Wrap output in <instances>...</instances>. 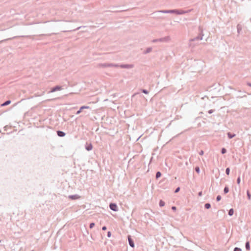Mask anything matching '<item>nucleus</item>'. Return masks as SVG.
Returning <instances> with one entry per match:
<instances>
[{"label": "nucleus", "mask_w": 251, "mask_h": 251, "mask_svg": "<svg viewBox=\"0 0 251 251\" xmlns=\"http://www.w3.org/2000/svg\"><path fill=\"white\" fill-rule=\"evenodd\" d=\"M233 251H242V249L238 247H235Z\"/></svg>", "instance_id": "32"}, {"label": "nucleus", "mask_w": 251, "mask_h": 251, "mask_svg": "<svg viewBox=\"0 0 251 251\" xmlns=\"http://www.w3.org/2000/svg\"><path fill=\"white\" fill-rule=\"evenodd\" d=\"M245 248L247 251H250V243L249 241H246L245 243Z\"/></svg>", "instance_id": "17"}, {"label": "nucleus", "mask_w": 251, "mask_h": 251, "mask_svg": "<svg viewBox=\"0 0 251 251\" xmlns=\"http://www.w3.org/2000/svg\"><path fill=\"white\" fill-rule=\"evenodd\" d=\"M171 39V38L169 36H167L164 37L158 38V39H155L152 40L153 43H156L157 42H169Z\"/></svg>", "instance_id": "3"}, {"label": "nucleus", "mask_w": 251, "mask_h": 251, "mask_svg": "<svg viewBox=\"0 0 251 251\" xmlns=\"http://www.w3.org/2000/svg\"><path fill=\"white\" fill-rule=\"evenodd\" d=\"M203 154H204V151H202V150H201V151L199 152V154H200V155H203Z\"/></svg>", "instance_id": "38"}, {"label": "nucleus", "mask_w": 251, "mask_h": 251, "mask_svg": "<svg viewBox=\"0 0 251 251\" xmlns=\"http://www.w3.org/2000/svg\"><path fill=\"white\" fill-rule=\"evenodd\" d=\"M110 64L112 65V67H116V68L120 67V65H119L118 64H114V63H110Z\"/></svg>", "instance_id": "27"}, {"label": "nucleus", "mask_w": 251, "mask_h": 251, "mask_svg": "<svg viewBox=\"0 0 251 251\" xmlns=\"http://www.w3.org/2000/svg\"><path fill=\"white\" fill-rule=\"evenodd\" d=\"M229 192V188L228 186L226 185L224 189V194H226Z\"/></svg>", "instance_id": "19"}, {"label": "nucleus", "mask_w": 251, "mask_h": 251, "mask_svg": "<svg viewBox=\"0 0 251 251\" xmlns=\"http://www.w3.org/2000/svg\"><path fill=\"white\" fill-rule=\"evenodd\" d=\"M195 170L198 174L200 173V168L199 166H196L195 168Z\"/></svg>", "instance_id": "26"}, {"label": "nucleus", "mask_w": 251, "mask_h": 251, "mask_svg": "<svg viewBox=\"0 0 251 251\" xmlns=\"http://www.w3.org/2000/svg\"><path fill=\"white\" fill-rule=\"evenodd\" d=\"M165 202L163 200H160L159 201V205L160 207H163V206H164L165 205Z\"/></svg>", "instance_id": "22"}, {"label": "nucleus", "mask_w": 251, "mask_h": 251, "mask_svg": "<svg viewBox=\"0 0 251 251\" xmlns=\"http://www.w3.org/2000/svg\"><path fill=\"white\" fill-rule=\"evenodd\" d=\"M95 226V224L94 222H92L89 225V227L90 228H93Z\"/></svg>", "instance_id": "30"}, {"label": "nucleus", "mask_w": 251, "mask_h": 251, "mask_svg": "<svg viewBox=\"0 0 251 251\" xmlns=\"http://www.w3.org/2000/svg\"><path fill=\"white\" fill-rule=\"evenodd\" d=\"M247 85H248V86H249V87H251V82H248L247 83Z\"/></svg>", "instance_id": "41"}, {"label": "nucleus", "mask_w": 251, "mask_h": 251, "mask_svg": "<svg viewBox=\"0 0 251 251\" xmlns=\"http://www.w3.org/2000/svg\"><path fill=\"white\" fill-rule=\"evenodd\" d=\"M222 199V197L220 195H218L216 197V201H219Z\"/></svg>", "instance_id": "31"}, {"label": "nucleus", "mask_w": 251, "mask_h": 251, "mask_svg": "<svg viewBox=\"0 0 251 251\" xmlns=\"http://www.w3.org/2000/svg\"><path fill=\"white\" fill-rule=\"evenodd\" d=\"M90 107L89 106H85V105L81 106L79 108V110H78L76 111V112L75 113V114H76V115L79 114L84 109H90Z\"/></svg>", "instance_id": "10"}, {"label": "nucleus", "mask_w": 251, "mask_h": 251, "mask_svg": "<svg viewBox=\"0 0 251 251\" xmlns=\"http://www.w3.org/2000/svg\"><path fill=\"white\" fill-rule=\"evenodd\" d=\"M107 236L108 237H111V232L110 231L107 232Z\"/></svg>", "instance_id": "35"}, {"label": "nucleus", "mask_w": 251, "mask_h": 251, "mask_svg": "<svg viewBox=\"0 0 251 251\" xmlns=\"http://www.w3.org/2000/svg\"><path fill=\"white\" fill-rule=\"evenodd\" d=\"M214 111V109H210L208 111L209 114H212Z\"/></svg>", "instance_id": "36"}, {"label": "nucleus", "mask_w": 251, "mask_h": 251, "mask_svg": "<svg viewBox=\"0 0 251 251\" xmlns=\"http://www.w3.org/2000/svg\"><path fill=\"white\" fill-rule=\"evenodd\" d=\"M11 101L10 100H7L5 102L1 103L0 104V106H5L8 105L11 103Z\"/></svg>", "instance_id": "15"}, {"label": "nucleus", "mask_w": 251, "mask_h": 251, "mask_svg": "<svg viewBox=\"0 0 251 251\" xmlns=\"http://www.w3.org/2000/svg\"><path fill=\"white\" fill-rule=\"evenodd\" d=\"M91 239L92 240H95V238L93 237V236H92V234H91Z\"/></svg>", "instance_id": "42"}, {"label": "nucleus", "mask_w": 251, "mask_h": 251, "mask_svg": "<svg viewBox=\"0 0 251 251\" xmlns=\"http://www.w3.org/2000/svg\"><path fill=\"white\" fill-rule=\"evenodd\" d=\"M140 91L143 93H144L145 94H148L149 92V91H148L146 89H141L140 90Z\"/></svg>", "instance_id": "25"}, {"label": "nucleus", "mask_w": 251, "mask_h": 251, "mask_svg": "<svg viewBox=\"0 0 251 251\" xmlns=\"http://www.w3.org/2000/svg\"><path fill=\"white\" fill-rule=\"evenodd\" d=\"M171 208L174 211H175L176 210V207L175 206H173Z\"/></svg>", "instance_id": "37"}, {"label": "nucleus", "mask_w": 251, "mask_h": 251, "mask_svg": "<svg viewBox=\"0 0 251 251\" xmlns=\"http://www.w3.org/2000/svg\"><path fill=\"white\" fill-rule=\"evenodd\" d=\"M83 236H86V235H85L84 233H83Z\"/></svg>", "instance_id": "47"}, {"label": "nucleus", "mask_w": 251, "mask_h": 251, "mask_svg": "<svg viewBox=\"0 0 251 251\" xmlns=\"http://www.w3.org/2000/svg\"><path fill=\"white\" fill-rule=\"evenodd\" d=\"M106 229H107V227L105 226H104L102 227V230H106Z\"/></svg>", "instance_id": "40"}, {"label": "nucleus", "mask_w": 251, "mask_h": 251, "mask_svg": "<svg viewBox=\"0 0 251 251\" xmlns=\"http://www.w3.org/2000/svg\"><path fill=\"white\" fill-rule=\"evenodd\" d=\"M86 233L87 234H89L88 230L86 228Z\"/></svg>", "instance_id": "44"}, {"label": "nucleus", "mask_w": 251, "mask_h": 251, "mask_svg": "<svg viewBox=\"0 0 251 251\" xmlns=\"http://www.w3.org/2000/svg\"><path fill=\"white\" fill-rule=\"evenodd\" d=\"M246 97V95H244V96H241V97H239H239H238L237 98H241Z\"/></svg>", "instance_id": "43"}, {"label": "nucleus", "mask_w": 251, "mask_h": 251, "mask_svg": "<svg viewBox=\"0 0 251 251\" xmlns=\"http://www.w3.org/2000/svg\"><path fill=\"white\" fill-rule=\"evenodd\" d=\"M192 9H189L188 10H184L182 9H175L171 10H159L157 12L164 13V14H176L177 15H183L191 12Z\"/></svg>", "instance_id": "1"}, {"label": "nucleus", "mask_w": 251, "mask_h": 251, "mask_svg": "<svg viewBox=\"0 0 251 251\" xmlns=\"http://www.w3.org/2000/svg\"><path fill=\"white\" fill-rule=\"evenodd\" d=\"M199 34L194 38H191L189 39V42H192L196 41H200L203 38V36L204 35L203 33V28L202 27L200 26L198 28Z\"/></svg>", "instance_id": "2"}, {"label": "nucleus", "mask_w": 251, "mask_h": 251, "mask_svg": "<svg viewBox=\"0 0 251 251\" xmlns=\"http://www.w3.org/2000/svg\"><path fill=\"white\" fill-rule=\"evenodd\" d=\"M247 194L248 199L249 200H251V194L250 192H249V191H247Z\"/></svg>", "instance_id": "29"}, {"label": "nucleus", "mask_w": 251, "mask_h": 251, "mask_svg": "<svg viewBox=\"0 0 251 251\" xmlns=\"http://www.w3.org/2000/svg\"><path fill=\"white\" fill-rule=\"evenodd\" d=\"M227 152V150L226 148H222L221 150V152L222 154H225Z\"/></svg>", "instance_id": "23"}, {"label": "nucleus", "mask_w": 251, "mask_h": 251, "mask_svg": "<svg viewBox=\"0 0 251 251\" xmlns=\"http://www.w3.org/2000/svg\"><path fill=\"white\" fill-rule=\"evenodd\" d=\"M4 128H5V129H4V130H6V126H5V127H4Z\"/></svg>", "instance_id": "46"}, {"label": "nucleus", "mask_w": 251, "mask_h": 251, "mask_svg": "<svg viewBox=\"0 0 251 251\" xmlns=\"http://www.w3.org/2000/svg\"><path fill=\"white\" fill-rule=\"evenodd\" d=\"M180 188L179 187H177V188L175 189V191H174V193H178V192L180 191Z\"/></svg>", "instance_id": "33"}, {"label": "nucleus", "mask_w": 251, "mask_h": 251, "mask_svg": "<svg viewBox=\"0 0 251 251\" xmlns=\"http://www.w3.org/2000/svg\"><path fill=\"white\" fill-rule=\"evenodd\" d=\"M230 168L229 167H227L226 168V174L227 175H229V173H230Z\"/></svg>", "instance_id": "28"}, {"label": "nucleus", "mask_w": 251, "mask_h": 251, "mask_svg": "<svg viewBox=\"0 0 251 251\" xmlns=\"http://www.w3.org/2000/svg\"><path fill=\"white\" fill-rule=\"evenodd\" d=\"M127 237L128 244H129V245L130 246V247H131V248H134V247H135L134 242V240L132 239L131 236L130 235H128Z\"/></svg>", "instance_id": "6"}, {"label": "nucleus", "mask_w": 251, "mask_h": 251, "mask_svg": "<svg viewBox=\"0 0 251 251\" xmlns=\"http://www.w3.org/2000/svg\"><path fill=\"white\" fill-rule=\"evenodd\" d=\"M204 207L206 209H208L211 208V204L210 203H206L204 205Z\"/></svg>", "instance_id": "21"}, {"label": "nucleus", "mask_w": 251, "mask_h": 251, "mask_svg": "<svg viewBox=\"0 0 251 251\" xmlns=\"http://www.w3.org/2000/svg\"><path fill=\"white\" fill-rule=\"evenodd\" d=\"M58 33H49V34H40L39 36H51L52 35H56Z\"/></svg>", "instance_id": "16"}, {"label": "nucleus", "mask_w": 251, "mask_h": 251, "mask_svg": "<svg viewBox=\"0 0 251 251\" xmlns=\"http://www.w3.org/2000/svg\"><path fill=\"white\" fill-rule=\"evenodd\" d=\"M240 182H241V178H240V176H238L237 179V183L238 184H240Z\"/></svg>", "instance_id": "34"}, {"label": "nucleus", "mask_w": 251, "mask_h": 251, "mask_svg": "<svg viewBox=\"0 0 251 251\" xmlns=\"http://www.w3.org/2000/svg\"><path fill=\"white\" fill-rule=\"evenodd\" d=\"M237 31L239 33L240 31L242 30V26L240 24H238L237 25Z\"/></svg>", "instance_id": "24"}, {"label": "nucleus", "mask_w": 251, "mask_h": 251, "mask_svg": "<svg viewBox=\"0 0 251 251\" xmlns=\"http://www.w3.org/2000/svg\"><path fill=\"white\" fill-rule=\"evenodd\" d=\"M234 214V209L230 208L228 211V214L229 216H232Z\"/></svg>", "instance_id": "20"}, {"label": "nucleus", "mask_w": 251, "mask_h": 251, "mask_svg": "<svg viewBox=\"0 0 251 251\" xmlns=\"http://www.w3.org/2000/svg\"><path fill=\"white\" fill-rule=\"evenodd\" d=\"M1 242V240H0V243Z\"/></svg>", "instance_id": "48"}, {"label": "nucleus", "mask_w": 251, "mask_h": 251, "mask_svg": "<svg viewBox=\"0 0 251 251\" xmlns=\"http://www.w3.org/2000/svg\"><path fill=\"white\" fill-rule=\"evenodd\" d=\"M109 206V208L111 210H112L114 212H117L118 211V207L116 203L111 202V203H110Z\"/></svg>", "instance_id": "4"}, {"label": "nucleus", "mask_w": 251, "mask_h": 251, "mask_svg": "<svg viewBox=\"0 0 251 251\" xmlns=\"http://www.w3.org/2000/svg\"><path fill=\"white\" fill-rule=\"evenodd\" d=\"M98 66L100 68L112 67V65L109 63H100Z\"/></svg>", "instance_id": "11"}, {"label": "nucleus", "mask_w": 251, "mask_h": 251, "mask_svg": "<svg viewBox=\"0 0 251 251\" xmlns=\"http://www.w3.org/2000/svg\"><path fill=\"white\" fill-rule=\"evenodd\" d=\"M152 50V48L151 47H148L143 52L144 54H146L148 53H150Z\"/></svg>", "instance_id": "13"}, {"label": "nucleus", "mask_w": 251, "mask_h": 251, "mask_svg": "<svg viewBox=\"0 0 251 251\" xmlns=\"http://www.w3.org/2000/svg\"><path fill=\"white\" fill-rule=\"evenodd\" d=\"M162 176V174L160 171H157L155 174V178L156 179H158L160 178Z\"/></svg>", "instance_id": "18"}, {"label": "nucleus", "mask_w": 251, "mask_h": 251, "mask_svg": "<svg viewBox=\"0 0 251 251\" xmlns=\"http://www.w3.org/2000/svg\"><path fill=\"white\" fill-rule=\"evenodd\" d=\"M227 136L229 139H232L236 136V134L235 133L228 132L227 133Z\"/></svg>", "instance_id": "14"}, {"label": "nucleus", "mask_w": 251, "mask_h": 251, "mask_svg": "<svg viewBox=\"0 0 251 251\" xmlns=\"http://www.w3.org/2000/svg\"><path fill=\"white\" fill-rule=\"evenodd\" d=\"M202 196V192L200 191L198 193V196L199 197H201Z\"/></svg>", "instance_id": "39"}, {"label": "nucleus", "mask_w": 251, "mask_h": 251, "mask_svg": "<svg viewBox=\"0 0 251 251\" xmlns=\"http://www.w3.org/2000/svg\"><path fill=\"white\" fill-rule=\"evenodd\" d=\"M56 132L57 135L60 137H63L66 135V133L63 131L57 130Z\"/></svg>", "instance_id": "12"}, {"label": "nucleus", "mask_w": 251, "mask_h": 251, "mask_svg": "<svg viewBox=\"0 0 251 251\" xmlns=\"http://www.w3.org/2000/svg\"><path fill=\"white\" fill-rule=\"evenodd\" d=\"M68 198L71 200H76L79 199L80 196L78 194L71 195L68 196Z\"/></svg>", "instance_id": "8"}, {"label": "nucleus", "mask_w": 251, "mask_h": 251, "mask_svg": "<svg viewBox=\"0 0 251 251\" xmlns=\"http://www.w3.org/2000/svg\"><path fill=\"white\" fill-rule=\"evenodd\" d=\"M85 149L87 151H90L93 149V145L91 143L86 142L85 145Z\"/></svg>", "instance_id": "9"}, {"label": "nucleus", "mask_w": 251, "mask_h": 251, "mask_svg": "<svg viewBox=\"0 0 251 251\" xmlns=\"http://www.w3.org/2000/svg\"><path fill=\"white\" fill-rule=\"evenodd\" d=\"M120 67L124 69H131L134 67V65L132 64H122L120 65Z\"/></svg>", "instance_id": "5"}, {"label": "nucleus", "mask_w": 251, "mask_h": 251, "mask_svg": "<svg viewBox=\"0 0 251 251\" xmlns=\"http://www.w3.org/2000/svg\"><path fill=\"white\" fill-rule=\"evenodd\" d=\"M62 89V88L61 86L56 85L52 88H51L50 92L53 93L56 91H60Z\"/></svg>", "instance_id": "7"}, {"label": "nucleus", "mask_w": 251, "mask_h": 251, "mask_svg": "<svg viewBox=\"0 0 251 251\" xmlns=\"http://www.w3.org/2000/svg\"><path fill=\"white\" fill-rule=\"evenodd\" d=\"M228 88H230V89H232V87H231V86H228Z\"/></svg>", "instance_id": "45"}]
</instances>
